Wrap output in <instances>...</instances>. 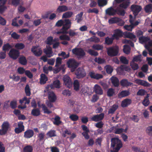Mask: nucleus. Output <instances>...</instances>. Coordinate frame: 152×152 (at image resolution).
Listing matches in <instances>:
<instances>
[{
  "label": "nucleus",
  "mask_w": 152,
  "mask_h": 152,
  "mask_svg": "<svg viewBox=\"0 0 152 152\" xmlns=\"http://www.w3.org/2000/svg\"><path fill=\"white\" fill-rule=\"evenodd\" d=\"M71 22L70 20H66V23L62 27L59 31L56 32L55 34H69L70 37H72L77 35V33L75 32L74 30L70 29L69 31L68 30L71 27Z\"/></svg>",
  "instance_id": "obj_1"
},
{
  "label": "nucleus",
  "mask_w": 152,
  "mask_h": 152,
  "mask_svg": "<svg viewBox=\"0 0 152 152\" xmlns=\"http://www.w3.org/2000/svg\"><path fill=\"white\" fill-rule=\"evenodd\" d=\"M107 53L111 57L117 56L119 52V48L117 46H111L107 48Z\"/></svg>",
  "instance_id": "obj_2"
},
{
  "label": "nucleus",
  "mask_w": 152,
  "mask_h": 152,
  "mask_svg": "<svg viewBox=\"0 0 152 152\" xmlns=\"http://www.w3.org/2000/svg\"><path fill=\"white\" fill-rule=\"evenodd\" d=\"M118 10L117 7L116 9H115L113 7H110L106 10V13L107 15L109 16H113L116 14L120 16H121V15H123L124 13V11L120 12Z\"/></svg>",
  "instance_id": "obj_3"
},
{
  "label": "nucleus",
  "mask_w": 152,
  "mask_h": 152,
  "mask_svg": "<svg viewBox=\"0 0 152 152\" xmlns=\"http://www.w3.org/2000/svg\"><path fill=\"white\" fill-rule=\"evenodd\" d=\"M111 146L120 149L122 147L123 144L121 141L118 137L112 138L111 140Z\"/></svg>",
  "instance_id": "obj_4"
},
{
  "label": "nucleus",
  "mask_w": 152,
  "mask_h": 152,
  "mask_svg": "<svg viewBox=\"0 0 152 152\" xmlns=\"http://www.w3.org/2000/svg\"><path fill=\"white\" fill-rule=\"evenodd\" d=\"M130 3V2L129 0H126L122 2V3L120 4L119 6L117 7L118 9V10H119L120 12H121V11H124L123 15H121V16H124L125 14V11L124 10L122 9H127L129 6Z\"/></svg>",
  "instance_id": "obj_5"
},
{
  "label": "nucleus",
  "mask_w": 152,
  "mask_h": 152,
  "mask_svg": "<svg viewBox=\"0 0 152 152\" xmlns=\"http://www.w3.org/2000/svg\"><path fill=\"white\" fill-rule=\"evenodd\" d=\"M67 64L68 67L71 68V71L72 72L75 71L78 65V64L75 59L71 58L69 60Z\"/></svg>",
  "instance_id": "obj_6"
},
{
  "label": "nucleus",
  "mask_w": 152,
  "mask_h": 152,
  "mask_svg": "<svg viewBox=\"0 0 152 152\" xmlns=\"http://www.w3.org/2000/svg\"><path fill=\"white\" fill-rule=\"evenodd\" d=\"M1 129H0V135H4L10 127V124L7 121L4 122L1 125Z\"/></svg>",
  "instance_id": "obj_7"
},
{
  "label": "nucleus",
  "mask_w": 152,
  "mask_h": 152,
  "mask_svg": "<svg viewBox=\"0 0 152 152\" xmlns=\"http://www.w3.org/2000/svg\"><path fill=\"white\" fill-rule=\"evenodd\" d=\"M75 74L76 78L79 79L84 77L86 75V72L85 70L83 68L80 67L76 70Z\"/></svg>",
  "instance_id": "obj_8"
},
{
  "label": "nucleus",
  "mask_w": 152,
  "mask_h": 152,
  "mask_svg": "<svg viewBox=\"0 0 152 152\" xmlns=\"http://www.w3.org/2000/svg\"><path fill=\"white\" fill-rule=\"evenodd\" d=\"M20 54V53L18 50L12 48L10 50L9 55L13 59L16 60L19 57Z\"/></svg>",
  "instance_id": "obj_9"
},
{
  "label": "nucleus",
  "mask_w": 152,
  "mask_h": 152,
  "mask_svg": "<svg viewBox=\"0 0 152 152\" xmlns=\"http://www.w3.org/2000/svg\"><path fill=\"white\" fill-rule=\"evenodd\" d=\"M142 9L141 7L137 5L133 4L130 7L131 11L133 12L135 16H137Z\"/></svg>",
  "instance_id": "obj_10"
},
{
  "label": "nucleus",
  "mask_w": 152,
  "mask_h": 152,
  "mask_svg": "<svg viewBox=\"0 0 152 152\" xmlns=\"http://www.w3.org/2000/svg\"><path fill=\"white\" fill-rule=\"evenodd\" d=\"M31 51L37 57L41 56L42 53V51L41 48L38 46H33L31 49Z\"/></svg>",
  "instance_id": "obj_11"
},
{
  "label": "nucleus",
  "mask_w": 152,
  "mask_h": 152,
  "mask_svg": "<svg viewBox=\"0 0 152 152\" xmlns=\"http://www.w3.org/2000/svg\"><path fill=\"white\" fill-rule=\"evenodd\" d=\"M72 53L77 56L83 57L85 56L86 53L83 50L80 48H75L72 49Z\"/></svg>",
  "instance_id": "obj_12"
},
{
  "label": "nucleus",
  "mask_w": 152,
  "mask_h": 152,
  "mask_svg": "<svg viewBox=\"0 0 152 152\" xmlns=\"http://www.w3.org/2000/svg\"><path fill=\"white\" fill-rule=\"evenodd\" d=\"M63 79L66 86L69 88H71L72 85V82L69 77L67 75H65L63 77Z\"/></svg>",
  "instance_id": "obj_13"
},
{
  "label": "nucleus",
  "mask_w": 152,
  "mask_h": 152,
  "mask_svg": "<svg viewBox=\"0 0 152 152\" xmlns=\"http://www.w3.org/2000/svg\"><path fill=\"white\" fill-rule=\"evenodd\" d=\"M104 114L102 113L99 114H97L92 117L91 119L92 121L95 122H98L101 121L104 117Z\"/></svg>",
  "instance_id": "obj_14"
},
{
  "label": "nucleus",
  "mask_w": 152,
  "mask_h": 152,
  "mask_svg": "<svg viewBox=\"0 0 152 152\" xmlns=\"http://www.w3.org/2000/svg\"><path fill=\"white\" fill-rule=\"evenodd\" d=\"M43 52L48 58H50L53 55L52 48L50 46H47L43 49Z\"/></svg>",
  "instance_id": "obj_15"
},
{
  "label": "nucleus",
  "mask_w": 152,
  "mask_h": 152,
  "mask_svg": "<svg viewBox=\"0 0 152 152\" xmlns=\"http://www.w3.org/2000/svg\"><path fill=\"white\" fill-rule=\"evenodd\" d=\"M135 82L138 85L145 87H149L151 86V84L147 81L140 79H137L135 80Z\"/></svg>",
  "instance_id": "obj_16"
},
{
  "label": "nucleus",
  "mask_w": 152,
  "mask_h": 152,
  "mask_svg": "<svg viewBox=\"0 0 152 152\" xmlns=\"http://www.w3.org/2000/svg\"><path fill=\"white\" fill-rule=\"evenodd\" d=\"M94 91L96 94L101 95L103 94V91L101 87L97 84H96L94 88Z\"/></svg>",
  "instance_id": "obj_17"
},
{
  "label": "nucleus",
  "mask_w": 152,
  "mask_h": 152,
  "mask_svg": "<svg viewBox=\"0 0 152 152\" xmlns=\"http://www.w3.org/2000/svg\"><path fill=\"white\" fill-rule=\"evenodd\" d=\"M34 132L32 130L28 129L24 133V137L26 138H30L32 137L34 135Z\"/></svg>",
  "instance_id": "obj_18"
},
{
  "label": "nucleus",
  "mask_w": 152,
  "mask_h": 152,
  "mask_svg": "<svg viewBox=\"0 0 152 152\" xmlns=\"http://www.w3.org/2000/svg\"><path fill=\"white\" fill-rule=\"evenodd\" d=\"M122 36L123 32L121 30L119 29H116L115 30L114 33L112 37L115 39H118Z\"/></svg>",
  "instance_id": "obj_19"
},
{
  "label": "nucleus",
  "mask_w": 152,
  "mask_h": 152,
  "mask_svg": "<svg viewBox=\"0 0 152 152\" xmlns=\"http://www.w3.org/2000/svg\"><path fill=\"white\" fill-rule=\"evenodd\" d=\"M37 104L38 107H41L42 108L44 113L49 114L52 113V112L48 109L47 107L44 104H41L40 102H38Z\"/></svg>",
  "instance_id": "obj_20"
},
{
  "label": "nucleus",
  "mask_w": 152,
  "mask_h": 152,
  "mask_svg": "<svg viewBox=\"0 0 152 152\" xmlns=\"http://www.w3.org/2000/svg\"><path fill=\"white\" fill-rule=\"evenodd\" d=\"M48 98L51 102H54L56 99V97L55 94L53 92L49 91L48 93Z\"/></svg>",
  "instance_id": "obj_21"
},
{
  "label": "nucleus",
  "mask_w": 152,
  "mask_h": 152,
  "mask_svg": "<svg viewBox=\"0 0 152 152\" xmlns=\"http://www.w3.org/2000/svg\"><path fill=\"white\" fill-rule=\"evenodd\" d=\"M121 85L123 87H128L132 86L133 84L132 83L129 82L125 79H123L120 81Z\"/></svg>",
  "instance_id": "obj_22"
},
{
  "label": "nucleus",
  "mask_w": 152,
  "mask_h": 152,
  "mask_svg": "<svg viewBox=\"0 0 152 152\" xmlns=\"http://www.w3.org/2000/svg\"><path fill=\"white\" fill-rule=\"evenodd\" d=\"M132 103V100L130 99H126L123 100L121 103V106L123 107H127Z\"/></svg>",
  "instance_id": "obj_23"
},
{
  "label": "nucleus",
  "mask_w": 152,
  "mask_h": 152,
  "mask_svg": "<svg viewBox=\"0 0 152 152\" xmlns=\"http://www.w3.org/2000/svg\"><path fill=\"white\" fill-rule=\"evenodd\" d=\"M48 80L47 77L44 74L42 73L40 75V83L41 85L44 84L46 83Z\"/></svg>",
  "instance_id": "obj_24"
},
{
  "label": "nucleus",
  "mask_w": 152,
  "mask_h": 152,
  "mask_svg": "<svg viewBox=\"0 0 152 152\" xmlns=\"http://www.w3.org/2000/svg\"><path fill=\"white\" fill-rule=\"evenodd\" d=\"M130 94L129 90H123L118 94V96L120 98L128 96Z\"/></svg>",
  "instance_id": "obj_25"
},
{
  "label": "nucleus",
  "mask_w": 152,
  "mask_h": 152,
  "mask_svg": "<svg viewBox=\"0 0 152 152\" xmlns=\"http://www.w3.org/2000/svg\"><path fill=\"white\" fill-rule=\"evenodd\" d=\"M60 81L58 80L54 81L53 84L49 85V87L51 89L53 88L54 86L55 88H60Z\"/></svg>",
  "instance_id": "obj_26"
},
{
  "label": "nucleus",
  "mask_w": 152,
  "mask_h": 152,
  "mask_svg": "<svg viewBox=\"0 0 152 152\" xmlns=\"http://www.w3.org/2000/svg\"><path fill=\"white\" fill-rule=\"evenodd\" d=\"M110 79L111 83L114 86L117 87L119 86V81L117 77H112Z\"/></svg>",
  "instance_id": "obj_27"
},
{
  "label": "nucleus",
  "mask_w": 152,
  "mask_h": 152,
  "mask_svg": "<svg viewBox=\"0 0 152 152\" xmlns=\"http://www.w3.org/2000/svg\"><path fill=\"white\" fill-rule=\"evenodd\" d=\"M18 61L19 63L23 65H26L27 64V61L26 57L23 56H21L19 58Z\"/></svg>",
  "instance_id": "obj_28"
},
{
  "label": "nucleus",
  "mask_w": 152,
  "mask_h": 152,
  "mask_svg": "<svg viewBox=\"0 0 152 152\" xmlns=\"http://www.w3.org/2000/svg\"><path fill=\"white\" fill-rule=\"evenodd\" d=\"M125 36L126 37L132 39L133 41H134V42H136V36L132 33H126L125 34Z\"/></svg>",
  "instance_id": "obj_29"
},
{
  "label": "nucleus",
  "mask_w": 152,
  "mask_h": 152,
  "mask_svg": "<svg viewBox=\"0 0 152 152\" xmlns=\"http://www.w3.org/2000/svg\"><path fill=\"white\" fill-rule=\"evenodd\" d=\"M68 10V7L65 5L59 6L57 8L56 11L57 12L60 13L65 12Z\"/></svg>",
  "instance_id": "obj_30"
},
{
  "label": "nucleus",
  "mask_w": 152,
  "mask_h": 152,
  "mask_svg": "<svg viewBox=\"0 0 152 152\" xmlns=\"http://www.w3.org/2000/svg\"><path fill=\"white\" fill-rule=\"evenodd\" d=\"M118 107V106L117 104H114L113 105L111 108L108 110V113L109 114H113L115 111L117 110Z\"/></svg>",
  "instance_id": "obj_31"
},
{
  "label": "nucleus",
  "mask_w": 152,
  "mask_h": 152,
  "mask_svg": "<svg viewBox=\"0 0 152 152\" xmlns=\"http://www.w3.org/2000/svg\"><path fill=\"white\" fill-rule=\"evenodd\" d=\"M115 38L113 37H107L105 39L104 44L108 45L112 44Z\"/></svg>",
  "instance_id": "obj_32"
},
{
  "label": "nucleus",
  "mask_w": 152,
  "mask_h": 152,
  "mask_svg": "<svg viewBox=\"0 0 152 152\" xmlns=\"http://www.w3.org/2000/svg\"><path fill=\"white\" fill-rule=\"evenodd\" d=\"M69 20V19H67L64 20H59L56 23L55 26L58 27H60L62 26L63 27L66 23V20Z\"/></svg>",
  "instance_id": "obj_33"
},
{
  "label": "nucleus",
  "mask_w": 152,
  "mask_h": 152,
  "mask_svg": "<svg viewBox=\"0 0 152 152\" xmlns=\"http://www.w3.org/2000/svg\"><path fill=\"white\" fill-rule=\"evenodd\" d=\"M107 94L108 97H112L115 95V90L112 88H109L107 90Z\"/></svg>",
  "instance_id": "obj_34"
},
{
  "label": "nucleus",
  "mask_w": 152,
  "mask_h": 152,
  "mask_svg": "<svg viewBox=\"0 0 152 152\" xmlns=\"http://www.w3.org/2000/svg\"><path fill=\"white\" fill-rule=\"evenodd\" d=\"M149 95L147 94L145 96L142 102V104L145 107L148 106L150 104V102L149 99Z\"/></svg>",
  "instance_id": "obj_35"
},
{
  "label": "nucleus",
  "mask_w": 152,
  "mask_h": 152,
  "mask_svg": "<svg viewBox=\"0 0 152 152\" xmlns=\"http://www.w3.org/2000/svg\"><path fill=\"white\" fill-rule=\"evenodd\" d=\"M73 87L74 89L76 91H78L79 90L80 83L77 80H75L73 82Z\"/></svg>",
  "instance_id": "obj_36"
},
{
  "label": "nucleus",
  "mask_w": 152,
  "mask_h": 152,
  "mask_svg": "<svg viewBox=\"0 0 152 152\" xmlns=\"http://www.w3.org/2000/svg\"><path fill=\"white\" fill-rule=\"evenodd\" d=\"M83 14V12H81L80 13L76 15L75 20H77V23H79L82 20Z\"/></svg>",
  "instance_id": "obj_37"
},
{
  "label": "nucleus",
  "mask_w": 152,
  "mask_h": 152,
  "mask_svg": "<svg viewBox=\"0 0 152 152\" xmlns=\"http://www.w3.org/2000/svg\"><path fill=\"white\" fill-rule=\"evenodd\" d=\"M12 48V46L9 43H7L3 45L2 47V50L5 52L6 53V51H9Z\"/></svg>",
  "instance_id": "obj_38"
},
{
  "label": "nucleus",
  "mask_w": 152,
  "mask_h": 152,
  "mask_svg": "<svg viewBox=\"0 0 152 152\" xmlns=\"http://www.w3.org/2000/svg\"><path fill=\"white\" fill-rule=\"evenodd\" d=\"M144 10L147 13L152 12V4H150L146 5L144 8Z\"/></svg>",
  "instance_id": "obj_39"
},
{
  "label": "nucleus",
  "mask_w": 152,
  "mask_h": 152,
  "mask_svg": "<svg viewBox=\"0 0 152 152\" xmlns=\"http://www.w3.org/2000/svg\"><path fill=\"white\" fill-rule=\"evenodd\" d=\"M40 111L39 109H34L31 112V114L34 116H37L40 115Z\"/></svg>",
  "instance_id": "obj_40"
},
{
  "label": "nucleus",
  "mask_w": 152,
  "mask_h": 152,
  "mask_svg": "<svg viewBox=\"0 0 152 152\" xmlns=\"http://www.w3.org/2000/svg\"><path fill=\"white\" fill-rule=\"evenodd\" d=\"M120 20V18L117 17L112 18L108 20V22L110 24H113L117 23Z\"/></svg>",
  "instance_id": "obj_41"
},
{
  "label": "nucleus",
  "mask_w": 152,
  "mask_h": 152,
  "mask_svg": "<svg viewBox=\"0 0 152 152\" xmlns=\"http://www.w3.org/2000/svg\"><path fill=\"white\" fill-rule=\"evenodd\" d=\"M63 35L60 36L59 39L61 40H66L69 41L70 40V38L69 36L67 35L66 34H63Z\"/></svg>",
  "instance_id": "obj_42"
},
{
  "label": "nucleus",
  "mask_w": 152,
  "mask_h": 152,
  "mask_svg": "<svg viewBox=\"0 0 152 152\" xmlns=\"http://www.w3.org/2000/svg\"><path fill=\"white\" fill-rule=\"evenodd\" d=\"M47 135L50 137L57 136L56 131L53 130H51L48 132L47 133Z\"/></svg>",
  "instance_id": "obj_43"
},
{
  "label": "nucleus",
  "mask_w": 152,
  "mask_h": 152,
  "mask_svg": "<svg viewBox=\"0 0 152 152\" xmlns=\"http://www.w3.org/2000/svg\"><path fill=\"white\" fill-rule=\"evenodd\" d=\"M72 11H68L64 13L62 15L63 18H69L71 17L73 15Z\"/></svg>",
  "instance_id": "obj_44"
},
{
  "label": "nucleus",
  "mask_w": 152,
  "mask_h": 152,
  "mask_svg": "<svg viewBox=\"0 0 152 152\" xmlns=\"http://www.w3.org/2000/svg\"><path fill=\"white\" fill-rule=\"evenodd\" d=\"M56 41V39H53V37L52 36L48 37L46 40V44L48 45H51L52 44L53 42H55Z\"/></svg>",
  "instance_id": "obj_45"
},
{
  "label": "nucleus",
  "mask_w": 152,
  "mask_h": 152,
  "mask_svg": "<svg viewBox=\"0 0 152 152\" xmlns=\"http://www.w3.org/2000/svg\"><path fill=\"white\" fill-rule=\"evenodd\" d=\"M131 48L130 46L128 45H125L124 46L123 51L126 54H129L130 52Z\"/></svg>",
  "instance_id": "obj_46"
},
{
  "label": "nucleus",
  "mask_w": 152,
  "mask_h": 152,
  "mask_svg": "<svg viewBox=\"0 0 152 152\" xmlns=\"http://www.w3.org/2000/svg\"><path fill=\"white\" fill-rule=\"evenodd\" d=\"M89 41L91 42H94L95 43H98L100 41V39L95 36H93L88 39Z\"/></svg>",
  "instance_id": "obj_47"
},
{
  "label": "nucleus",
  "mask_w": 152,
  "mask_h": 152,
  "mask_svg": "<svg viewBox=\"0 0 152 152\" xmlns=\"http://www.w3.org/2000/svg\"><path fill=\"white\" fill-rule=\"evenodd\" d=\"M25 47V45L22 43H18L15 45V48L18 50H22Z\"/></svg>",
  "instance_id": "obj_48"
},
{
  "label": "nucleus",
  "mask_w": 152,
  "mask_h": 152,
  "mask_svg": "<svg viewBox=\"0 0 152 152\" xmlns=\"http://www.w3.org/2000/svg\"><path fill=\"white\" fill-rule=\"evenodd\" d=\"M130 66L132 69L134 70H137L139 68L138 64L135 63L134 61H132L130 63Z\"/></svg>",
  "instance_id": "obj_49"
},
{
  "label": "nucleus",
  "mask_w": 152,
  "mask_h": 152,
  "mask_svg": "<svg viewBox=\"0 0 152 152\" xmlns=\"http://www.w3.org/2000/svg\"><path fill=\"white\" fill-rule=\"evenodd\" d=\"M97 3L99 7H103L107 4V0H98Z\"/></svg>",
  "instance_id": "obj_50"
},
{
  "label": "nucleus",
  "mask_w": 152,
  "mask_h": 152,
  "mask_svg": "<svg viewBox=\"0 0 152 152\" xmlns=\"http://www.w3.org/2000/svg\"><path fill=\"white\" fill-rule=\"evenodd\" d=\"M94 61L95 62L99 64H103L105 62V61L104 58L100 57L98 58H96L94 59Z\"/></svg>",
  "instance_id": "obj_51"
},
{
  "label": "nucleus",
  "mask_w": 152,
  "mask_h": 152,
  "mask_svg": "<svg viewBox=\"0 0 152 152\" xmlns=\"http://www.w3.org/2000/svg\"><path fill=\"white\" fill-rule=\"evenodd\" d=\"M92 48L96 50H102L103 48V46L99 44L94 45L92 46Z\"/></svg>",
  "instance_id": "obj_52"
},
{
  "label": "nucleus",
  "mask_w": 152,
  "mask_h": 152,
  "mask_svg": "<svg viewBox=\"0 0 152 152\" xmlns=\"http://www.w3.org/2000/svg\"><path fill=\"white\" fill-rule=\"evenodd\" d=\"M60 118L59 116H56L54 118V124L57 126L59 125L61 122V121H60Z\"/></svg>",
  "instance_id": "obj_53"
},
{
  "label": "nucleus",
  "mask_w": 152,
  "mask_h": 152,
  "mask_svg": "<svg viewBox=\"0 0 152 152\" xmlns=\"http://www.w3.org/2000/svg\"><path fill=\"white\" fill-rule=\"evenodd\" d=\"M139 40L141 42L145 43L148 41L150 40V39L148 37L142 36L139 37Z\"/></svg>",
  "instance_id": "obj_54"
},
{
  "label": "nucleus",
  "mask_w": 152,
  "mask_h": 152,
  "mask_svg": "<svg viewBox=\"0 0 152 152\" xmlns=\"http://www.w3.org/2000/svg\"><path fill=\"white\" fill-rule=\"evenodd\" d=\"M32 147L30 145L25 146L23 148V152H32Z\"/></svg>",
  "instance_id": "obj_55"
},
{
  "label": "nucleus",
  "mask_w": 152,
  "mask_h": 152,
  "mask_svg": "<svg viewBox=\"0 0 152 152\" xmlns=\"http://www.w3.org/2000/svg\"><path fill=\"white\" fill-rule=\"evenodd\" d=\"M88 53L92 56H96L98 55V53L93 50L90 49L88 51Z\"/></svg>",
  "instance_id": "obj_56"
},
{
  "label": "nucleus",
  "mask_w": 152,
  "mask_h": 152,
  "mask_svg": "<svg viewBox=\"0 0 152 152\" xmlns=\"http://www.w3.org/2000/svg\"><path fill=\"white\" fill-rule=\"evenodd\" d=\"M10 78L12 79L15 82H18L20 80V77L19 76H16L14 74L12 76H10Z\"/></svg>",
  "instance_id": "obj_57"
},
{
  "label": "nucleus",
  "mask_w": 152,
  "mask_h": 152,
  "mask_svg": "<svg viewBox=\"0 0 152 152\" xmlns=\"http://www.w3.org/2000/svg\"><path fill=\"white\" fill-rule=\"evenodd\" d=\"M71 134V132L69 130L66 129L65 130L63 131L61 134V135L64 137H65L66 136V134L70 135Z\"/></svg>",
  "instance_id": "obj_58"
},
{
  "label": "nucleus",
  "mask_w": 152,
  "mask_h": 152,
  "mask_svg": "<svg viewBox=\"0 0 152 152\" xmlns=\"http://www.w3.org/2000/svg\"><path fill=\"white\" fill-rule=\"evenodd\" d=\"M146 133L149 136H152V126H148L146 129Z\"/></svg>",
  "instance_id": "obj_59"
},
{
  "label": "nucleus",
  "mask_w": 152,
  "mask_h": 152,
  "mask_svg": "<svg viewBox=\"0 0 152 152\" xmlns=\"http://www.w3.org/2000/svg\"><path fill=\"white\" fill-rule=\"evenodd\" d=\"M69 118L73 121H77L79 118V117L76 114H72L69 116Z\"/></svg>",
  "instance_id": "obj_60"
},
{
  "label": "nucleus",
  "mask_w": 152,
  "mask_h": 152,
  "mask_svg": "<svg viewBox=\"0 0 152 152\" xmlns=\"http://www.w3.org/2000/svg\"><path fill=\"white\" fill-rule=\"evenodd\" d=\"M25 92L27 96H29L31 95L30 89L28 85H26L25 88Z\"/></svg>",
  "instance_id": "obj_61"
},
{
  "label": "nucleus",
  "mask_w": 152,
  "mask_h": 152,
  "mask_svg": "<svg viewBox=\"0 0 152 152\" xmlns=\"http://www.w3.org/2000/svg\"><path fill=\"white\" fill-rule=\"evenodd\" d=\"M106 69L107 73L109 74L111 73L113 71L112 67L110 65L106 66Z\"/></svg>",
  "instance_id": "obj_62"
},
{
  "label": "nucleus",
  "mask_w": 152,
  "mask_h": 152,
  "mask_svg": "<svg viewBox=\"0 0 152 152\" xmlns=\"http://www.w3.org/2000/svg\"><path fill=\"white\" fill-rule=\"evenodd\" d=\"M120 60L122 63L124 64H128L129 63L128 60L125 57L123 56L121 57Z\"/></svg>",
  "instance_id": "obj_63"
},
{
  "label": "nucleus",
  "mask_w": 152,
  "mask_h": 152,
  "mask_svg": "<svg viewBox=\"0 0 152 152\" xmlns=\"http://www.w3.org/2000/svg\"><path fill=\"white\" fill-rule=\"evenodd\" d=\"M17 102L16 100H13L10 103V106L12 109H14L17 107Z\"/></svg>",
  "instance_id": "obj_64"
}]
</instances>
